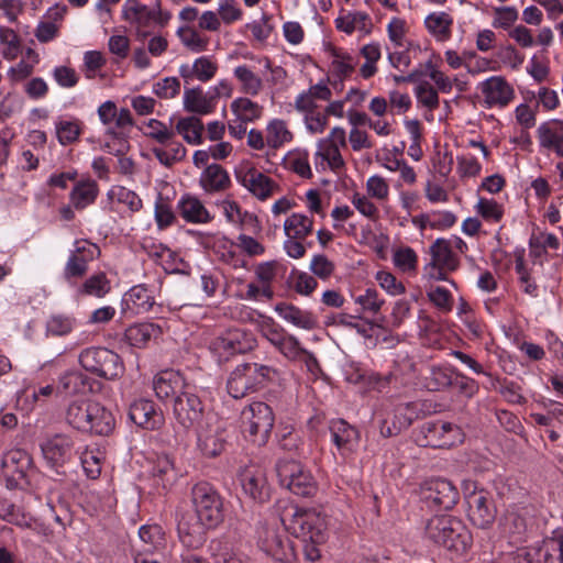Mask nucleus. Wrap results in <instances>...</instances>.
Listing matches in <instances>:
<instances>
[{
  "mask_svg": "<svg viewBox=\"0 0 563 563\" xmlns=\"http://www.w3.org/2000/svg\"><path fill=\"white\" fill-rule=\"evenodd\" d=\"M195 514H185L177 523L180 542L188 549H198L206 542L207 530L218 527L224 519L223 500L208 482L191 488Z\"/></svg>",
  "mask_w": 563,
  "mask_h": 563,
  "instance_id": "f257e3e1",
  "label": "nucleus"
},
{
  "mask_svg": "<svg viewBox=\"0 0 563 563\" xmlns=\"http://www.w3.org/2000/svg\"><path fill=\"white\" fill-rule=\"evenodd\" d=\"M66 421L81 432L108 435L114 428L112 413L102 405L89 399H76L69 402Z\"/></svg>",
  "mask_w": 563,
  "mask_h": 563,
  "instance_id": "f03ea898",
  "label": "nucleus"
},
{
  "mask_svg": "<svg viewBox=\"0 0 563 563\" xmlns=\"http://www.w3.org/2000/svg\"><path fill=\"white\" fill-rule=\"evenodd\" d=\"M283 526L302 541L324 543L328 539L327 516L310 508L289 507L280 517Z\"/></svg>",
  "mask_w": 563,
  "mask_h": 563,
  "instance_id": "7ed1b4c3",
  "label": "nucleus"
},
{
  "mask_svg": "<svg viewBox=\"0 0 563 563\" xmlns=\"http://www.w3.org/2000/svg\"><path fill=\"white\" fill-rule=\"evenodd\" d=\"M426 538L450 551L464 553L472 544V536L464 523L452 516H434L427 521Z\"/></svg>",
  "mask_w": 563,
  "mask_h": 563,
  "instance_id": "20e7f679",
  "label": "nucleus"
},
{
  "mask_svg": "<svg viewBox=\"0 0 563 563\" xmlns=\"http://www.w3.org/2000/svg\"><path fill=\"white\" fill-rule=\"evenodd\" d=\"M276 473L282 486L301 497H311L317 493V483L300 462L280 459L276 464Z\"/></svg>",
  "mask_w": 563,
  "mask_h": 563,
  "instance_id": "39448f33",
  "label": "nucleus"
},
{
  "mask_svg": "<svg viewBox=\"0 0 563 563\" xmlns=\"http://www.w3.org/2000/svg\"><path fill=\"white\" fill-rule=\"evenodd\" d=\"M243 430L250 441L264 445L272 433L275 416L273 409L263 401H254L242 412Z\"/></svg>",
  "mask_w": 563,
  "mask_h": 563,
  "instance_id": "423d86ee",
  "label": "nucleus"
},
{
  "mask_svg": "<svg viewBox=\"0 0 563 563\" xmlns=\"http://www.w3.org/2000/svg\"><path fill=\"white\" fill-rule=\"evenodd\" d=\"M79 363L86 369L106 379L120 377L124 372L119 354L106 347H89L79 355Z\"/></svg>",
  "mask_w": 563,
  "mask_h": 563,
  "instance_id": "0eeeda50",
  "label": "nucleus"
},
{
  "mask_svg": "<svg viewBox=\"0 0 563 563\" xmlns=\"http://www.w3.org/2000/svg\"><path fill=\"white\" fill-rule=\"evenodd\" d=\"M167 547L164 530L158 525H145L139 529V538L132 544L134 563H159L155 554Z\"/></svg>",
  "mask_w": 563,
  "mask_h": 563,
  "instance_id": "6e6552de",
  "label": "nucleus"
},
{
  "mask_svg": "<svg viewBox=\"0 0 563 563\" xmlns=\"http://www.w3.org/2000/svg\"><path fill=\"white\" fill-rule=\"evenodd\" d=\"M173 413L176 422L184 429L198 428L206 420L209 412L205 408L200 398L189 391L183 390L174 398Z\"/></svg>",
  "mask_w": 563,
  "mask_h": 563,
  "instance_id": "1a4fd4ad",
  "label": "nucleus"
},
{
  "mask_svg": "<svg viewBox=\"0 0 563 563\" xmlns=\"http://www.w3.org/2000/svg\"><path fill=\"white\" fill-rule=\"evenodd\" d=\"M198 448L207 457H216L225 446L224 428L213 413H208L202 424L196 428Z\"/></svg>",
  "mask_w": 563,
  "mask_h": 563,
  "instance_id": "9d476101",
  "label": "nucleus"
},
{
  "mask_svg": "<svg viewBox=\"0 0 563 563\" xmlns=\"http://www.w3.org/2000/svg\"><path fill=\"white\" fill-rule=\"evenodd\" d=\"M236 180L261 201L280 190L279 185L254 166L241 167L235 172Z\"/></svg>",
  "mask_w": 563,
  "mask_h": 563,
  "instance_id": "9b49d317",
  "label": "nucleus"
},
{
  "mask_svg": "<svg viewBox=\"0 0 563 563\" xmlns=\"http://www.w3.org/2000/svg\"><path fill=\"white\" fill-rule=\"evenodd\" d=\"M467 515L472 523L481 529L489 528L496 518V507L492 495L484 490H473L465 496Z\"/></svg>",
  "mask_w": 563,
  "mask_h": 563,
  "instance_id": "f8f14e48",
  "label": "nucleus"
},
{
  "mask_svg": "<svg viewBox=\"0 0 563 563\" xmlns=\"http://www.w3.org/2000/svg\"><path fill=\"white\" fill-rule=\"evenodd\" d=\"M421 496L429 507L444 510L453 508L459 500L456 487L444 478L427 481L421 487Z\"/></svg>",
  "mask_w": 563,
  "mask_h": 563,
  "instance_id": "ddd939ff",
  "label": "nucleus"
},
{
  "mask_svg": "<svg viewBox=\"0 0 563 563\" xmlns=\"http://www.w3.org/2000/svg\"><path fill=\"white\" fill-rule=\"evenodd\" d=\"M254 345V339L251 334L241 329H228L218 335L211 343V350L219 358L229 357L250 351Z\"/></svg>",
  "mask_w": 563,
  "mask_h": 563,
  "instance_id": "4468645a",
  "label": "nucleus"
},
{
  "mask_svg": "<svg viewBox=\"0 0 563 563\" xmlns=\"http://www.w3.org/2000/svg\"><path fill=\"white\" fill-rule=\"evenodd\" d=\"M100 249L98 245L80 240L75 242V249L64 268V275L67 279L81 278L88 271V263L99 257Z\"/></svg>",
  "mask_w": 563,
  "mask_h": 563,
  "instance_id": "2eb2a0df",
  "label": "nucleus"
},
{
  "mask_svg": "<svg viewBox=\"0 0 563 563\" xmlns=\"http://www.w3.org/2000/svg\"><path fill=\"white\" fill-rule=\"evenodd\" d=\"M258 547L267 555L277 561L288 558L290 551L289 542L285 530L277 525H264L258 530Z\"/></svg>",
  "mask_w": 563,
  "mask_h": 563,
  "instance_id": "dca6fc26",
  "label": "nucleus"
},
{
  "mask_svg": "<svg viewBox=\"0 0 563 563\" xmlns=\"http://www.w3.org/2000/svg\"><path fill=\"white\" fill-rule=\"evenodd\" d=\"M345 146V131L340 126H335L327 137L319 140L316 156L327 162L332 170H339L344 166V159L340 153V148Z\"/></svg>",
  "mask_w": 563,
  "mask_h": 563,
  "instance_id": "f3484780",
  "label": "nucleus"
},
{
  "mask_svg": "<svg viewBox=\"0 0 563 563\" xmlns=\"http://www.w3.org/2000/svg\"><path fill=\"white\" fill-rule=\"evenodd\" d=\"M486 108H505L515 99V89L501 76H492L479 84Z\"/></svg>",
  "mask_w": 563,
  "mask_h": 563,
  "instance_id": "a211bd4d",
  "label": "nucleus"
},
{
  "mask_svg": "<svg viewBox=\"0 0 563 563\" xmlns=\"http://www.w3.org/2000/svg\"><path fill=\"white\" fill-rule=\"evenodd\" d=\"M420 432L424 437V446H452L460 440L461 430L450 422L428 421L422 424Z\"/></svg>",
  "mask_w": 563,
  "mask_h": 563,
  "instance_id": "6ab92c4d",
  "label": "nucleus"
},
{
  "mask_svg": "<svg viewBox=\"0 0 563 563\" xmlns=\"http://www.w3.org/2000/svg\"><path fill=\"white\" fill-rule=\"evenodd\" d=\"M130 419L145 430H156L164 423V417L155 404L148 399H137L130 405Z\"/></svg>",
  "mask_w": 563,
  "mask_h": 563,
  "instance_id": "aec40b11",
  "label": "nucleus"
},
{
  "mask_svg": "<svg viewBox=\"0 0 563 563\" xmlns=\"http://www.w3.org/2000/svg\"><path fill=\"white\" fill-rule=\"evenodd\" d=\"M243 490L254 500L264 503L269 498V486L265 472L255 465L245 467L240 474Z\"/></svg>",
  "mask_w": 563,
  "mask_h": 563,
  "instance_id": "412c9836",
  "label": "nucleus"
},
{
  "mask_svg": "<svg viewBox=\"0 0 563 563\" xmlns=\"http://www.w3.org/2000/svg\"><path fill=\"white\" fill-rule=\"evenodd\" d=\"M44 459L53 466L64 465L70 460L74 441L65 434H55L41 444Z\"/></svg>",
  "mask_w": 563,
  "mask_h": 563,
  "instance_id": "4be33fe9",
  "label": "nucleus"
},
{
  "mask_svg": "<svg viewBox=\"0 0 563 563\" xmlns=\"http://www.w3.org/2000/svg\"><path fill=\"white\" fill-rule=\"evenodd\" d=\"M329 430L336 449L342 455L353 453L358 446L360 432L343 419H335L330 422Z\"/></svg>",
  "mask_w": 563,
  "mask_h": 563,
  "instance_id": "5701e85b",
  "label": "nucleus"
},
{
  "mask_svg": "<svg viewBox=\"0 0 563 563\" xmlns=\"http://www.w3.org/2000/svg\"><path fill=\"white\" fill-rule=\"evenodd\" d=\"M250 372L251 368L249 363H244L238 365L230 373L227 382V389L231 397L241 399L257 389Z\"/></svg>",
  "mask_w": 563,
  "mask_h": 563,
  "instance_id": "b1692460",
  "label": "nucleus"
},
{
  "mask_svg": "<svg viewBox=\"0 0 563 563\" xmlns=\"http://www.w3.org/2000/svg\"><path fill=\"white\" fill-rule=\"evenodd\" d=\"M162 334L158 324L152 322H141L130 325L123 335V341L132 347L144 349L152 340H156Z\"/></svg>",
  "mask_w": 563,
  "mask_h": 563,
  "instance_id": "393cba45",
  "label": "nucleus"
},
{
  "mask_svg": "<svg viewBox=\"0 0 563 563\" xmlns=\"http://www.w3.org/2000/svg\"><path fill=\"white\" fill-rule=\"evenodd\" d=\"M275 311L283 320L297 328L311 330L317 327V319L312 312L300 309L291 303L280 302L276 305Z\"/></svg>",
  "mask_w": 563,
  "mask_h": 563,
  "instance_id": "a878e982",
  "label": "nucleus"
},
{
  "mask_svg": "<svg viewBox=\"0 0 563 563\" xmlns=\"http://www.w3.org/2000/svg\"><path fill=\"white\" fill-rule=\"evenodd\" d=\"M199 183L206 192L214 194L225 191L231 185V179L221 165L211 164L202 172Z\"/></svg>",
  "mask_w": 563,
  "mask_h": 563,
  "instance_id": "bb28decb",
  "label": "nucleus"
},
{
  "mask_svg": "<svg viewBox=\"0 0 563 563\" xmlns=\"http://www.w3.org/2000/svg\"><path fill=\"white\" fill-rule=\"evenodd\" d=\"M186 384L183 376L175 372H164L153 380V389L159 399H166L177 396L179 391L185 390Z\"/></svg>",
  "mask_w": 563,
  "mask_h": 563,
  "instance_id": "cd10ccee",
  "label": "nucleus"
},
{
  "mask_svg": "<svg viewBox=\"0 0 563 563\" xmlns=\"http://www.w3.org/2000/svg\"><path fill=\"white\" fill-rule=\"evenodd\" d=\"M453 23L452 15L444 11L432 12L424 19L426 29L439 42L451 38Z\"/></svg>",
  "mask_w": 563,
  "mask_h": 563,
  "instance_id": "c85d7f7f",
  "label": "nucleus"
},
{
  "mask_svg": "<svg viewBox=\"0 0 563 563\" xmlns=\"http://www.w3.org/2000/svg\"><path fill=\"white\" fill-rule=\"evenodd\" d=\"M155 158L165 167H172L174 164L181 162L187 154L186 147L174 137L162 143L161 146L152 147Z\"/></svg>",
  "mask_w": 563,
  "mask_h": 563,
  "instance_id": "c756f323",
  "label": "nucleus"
},
{
  "mask_svg": "<svg viewBox=\"0 0 563 563\" xmlns=\"http://www.w3.org/2000/svg\"><path fill=\"white\" fill-rule=\"evenodd\" d=\"M184 107L189 112L208 114L216 108L214 97L205 95L200 88L187 89L184 93Z\"/></svg>",
  "mask_w": 563,
  "mask_h": 563,
  "instance_id": "7c9ffc66",
  "label": "nucleus"
},
{
  "mask_svg": "<svg viewBox=\"0 0 563 563\" xmlns=\"http://www.w3.org/2000/svg\"><path fill=\"white\" fill-rule=\"evenodd\" d=\"M126 307L134 313H144L155 303L154 296L144 285L133 286L125 295Z\"/></svg>",
  "mask_w": 563,
  "mask_h": 563,
  "instance_id": "2f4dec72",
  "label": "nucleus"
},
{
  "mask_svg": "<svg viewBox=\"0 0 563 563\" xmlns=\"http://www.w3.org/2000/svg\"><path fill=\"white\" fill-rule=\"evenodd\" d=\"M430 254L433 263L445 267L448 272H453L459 267V260L452 251L450 241L437 239L430 246Z\"/></svg>",
  "mask_w": 563,
  "mask_h": 563,
  "instance_id": "473e14b6",
  "label": "nucleus"
},
{
  "mask_svg": "<svg viewBox=\"0 0 563 563\" xmlns=\"http://www.w3.org/2000/svg\"><path fill=\"white\" fill-rule=\"evenodd\" d=\"M371 25L369 15L362 11L346 12L335 19L336 29L346 34H352L354 31L367 33Z\"/></svg>",
  "mask_w": 563,
  "mask_h": 563,
  "instance_id": "72a5a7b5",
  "label": "nucleus"
},
{
  "mask_svg": "<svg viewBox=\"0 0 563 563\" xmlns=\"http://www.w3.org/2000/svg\"><path fill=\"white\" fill-rule=\"evenodd\" d=\"M205 130L202 121L197 117L180 118L175 125V134L178 133L191 145L202 143V132Z\"/></svg>",
  "mask_w": 563,
  "mask_h": 563,
  "instance_id": "f704fd0d",
  "label": "nucleus"
},
{
  "mask_svg": "<svg viewBox=\"0 0 563 563\" xmlns=\"http://www.w3.org/2000/svg\"><path fill=\"white\" fill-rule=\"evenodd\" d=\"M180 216L192 223H207L210 214L202 202L196 197H185L178 205Z\"/></svg>",
  "mask_w": 563,
  "mask_h": 563,
  "instance_id": "c9c22d12",
  "label": "nucleus"
},
{
  "mask_svg": "<svg viewBox=\"0 0 563 563\" xmlns=\"http://www.w3.org/2000/svg\"><path fill=\"white\" fill-rule=\"evenodd\" d=\"M313 220L301 213H292L284 222V232L287 238L305 240L311 234Z\"/></svg>",
  "mask_w": 563,
  "mask_h": 563,
  "instance_id": "e433bc0d",
  "label": "nucleus"
},
{
  "mask_svg": "<svg viewBox=\"0 0 563 563\" xmlns=\"http://www.w3.org/2000/svg\"><path fill=\"white\" fill-rule=\"evenodd\" d=\"M241 85V91L245 95L257 96L263 87V79L256 75L247 65H239L233 71Z\"/></svg>",
  "mask_w": 563,
  "mask_h": 563,
  "instance_id": "4c0bfd02",
  "label": "nucleus"
},
{
  "mask_svg": "<svg viewBox=\"0 0 563 563\" xmlns=\"http://www.w3.org/2000/svg\"><path fill=\"white\" fill-rule=\"evenodd\" d=\"M98 196V186L93 180L79 181L70 192V201L76 209H84Z\"/></svg>",
  "mask_w": 563,
  "mask_h": 563,
  "instance_id": "58836bf2",
  "label": "nucleus"
},
{
  "mask_svg": "<svg viewBox=\"0 0 563 563\" xmlns=\"http://www.w3.org/2000/svg\"><path fill=\"white\" fill-rule=\"evenodd\" d=\"M231 110L242 123L253 122L263 114V107L246 97L233 100Z\"/></svg>",
  "mask_w": 563,
  "mask_h": 563,
  "instance_id": "ea45409f",
  "label": "nucleus"
},
{
  "mask_svg": "<svg viewBox=\"0 0 563 563\" xmlns=\"http://www.w3.org/2000/svg\"><path fill=\"white\" fill-rule=\"evenodd\" d=\"M153 476L157 478L163 488L170 487L177 479L178 473L173 460L168 455H159L153 467Z\"/></svg>",
  "mask_w": 563,
  "mask_h": 563,
  "instance_id": "a19ab883",
  "label": "nucleus"
},
{
  "mask_svg": "<svg viewBox=\"0 0 563 563\" xmlns=\"http://www.w3.org/2000/svg\"><path fill=\"white\" fill-rule=\"evenodd\" d=\"M278 351L289 361H297L303 356L305 362L309 367L311 365H317V358L313 356V354L302 347L299 340L291 334L286 338Z\"/></svg>",
  "mask_w": 563,
  "mask_h": 563,
  "instance_id": "79ce46f5",
  "label": "nucleus"
},
{
  "mask_svg": "<svg viewBox=\"0 0 563 563\" xmlns=\"http://www.w3.org/2000/svg\"><path fill=\"white\" fill-rule=\"evenodd\" d=\"M499 529L503 534L519 541L526 532L527 525L518 512L507 511L499 520Z\"/></svg>",
  "mask_w": 563,
  "mask_h": 563,
  "instance_id": "37998d69",
  "label": "nucleus"
},
{
  "mask_svg": "<svg viewBox=\"0 0 563 563\" xmlns=\"http://www.w3.org/2000/svg\"><path fill=\"white\" fill-rule=\"evenodd\" d=\"M537 134L542 148L552 151L558 156L563 157V134H559L548 123L541 124L537 130Z\"/></svg>",
  "mask_w": 563,
  "mask_h": 563,
  "instance_id": "c03bdc74",
  "label": "nucleus"
},
{
  "mask_svg": "<svg viewBox=\"0 0 563 563\" xmlns=\"http://www.w3.org/2000/svg\"><path fill=\"white\" fill-rule=\"evenodd\" d=\"M177 36L181 44L190 52L200 53L207 49L209 38L202 36L195 27L185 25L177 30Z\"/></svg>",
  "mask_w": 563,
  "mask_h": 563,
  "instance_id": "a18cd8bd",
  "label": "nucleus"
},
{
  "mask_svg": "<svg viewBox=\"0 0 563 563\" xmlns=\"http://www.w3.org/2000/svg\"><path fill=\"white\" fill-rule=\"evenodd\" d=\"M292 140V133L287 129L286 122L275 119L267 124L266 143L272 148H278Z\"/></svg>",
  "mask_w": 563,
  "mask_h": 563,
  "instance_id": "49530a36",
  "label": "nucleus"
},
{
  "mask_svg": "<svg viewBox=\"0 0 563 563\" xmlns=\"http://www.w3.org/2000/svg\"><path fill=\"white\" fill-rule=\"evenodd\" d=\"M331 70L333 76L338 77L340 81L349 77L355 69L356 60L347 53L341 49H332Z\"/></svg>",
  "mask_w": 563,
  "mask_h": 563,
  "instance_id": "de8ad7c7",
  "label": "nucleus"
},
{
  "mask_svg": "<svg viewBox=\"0 0 563 563\" xmlns=\"http://www.w3.org/2000/svg\"><path fill=\"white\" fill-rule=\"evenodd\" d=\"M144 135L161 145L174 137L175 131L157 119H150L145 123Z\"/></svg>",
  "mask_w": 563,
  "mask_h": 563,
  "instance_id": "09e8293b",
  "label": "nucleus"
},
{
  "mask_svg": "<svg viewBox=\"0 0 563 563\" xmlns=\"http://www.w3.org/2000/svg\"><path fill=\"white\" fill-rule=\"evenodd\" d=\"M75 327V319L64 314H53L46 321V333L53 336H65Z\"/></svg>",
  "mask_w": 563,
  "mask_h": 563,
  "instance_id": "8fccbe9b",
  "label": "nucleus"
},
{
  "mask_svg": "<svg viewBox=\"0 0 563 563\" xmlns=\"http://www.w3.org/2000/svg\"><path fill=\"white\" fill-rule=\"evenodd\" d=\"M355 303L361 306L364 313L376 314L379 312L385 300L379 297L378 291L374 288H367L364 292L355 297Z\"/></svg>",
  "mask_w": 563,
  "mask_h": 563,
  "instance_id": "3c124183",
  "label": "nucleus"
},
{
  "mask_svg": "<svg viewBox=\"0 0 563 563\" xmlns=\"http://www.w3.org/2000/svg\"><path fill=\"white\" fill-rule=\"evenodd\" d=\"M81 133L79 121L60 120L56 123V135L62 145L76 142Z\"/></svg>",
  "mask_w": 563,
  "mask_h": 563,
  "instance_id": "603ef678",
  "label": "nucleus"
},
{
  "mask_svg": "<svg viewBox=\"0 0 563 563\" xmlns=\"http://www.w3.org/2000/svg\"><path fill=\"white\" fill-rule=\"evenodd\" d=\"M516 273L518 275V280L522 291L530 297L538 296V285L536 280L531 277L529 269L525 265V260L521 255L516 257L515 265Z\"/></svg>",
  "mask_w": 563,
  "mask_h": 563,
  "instance_id": "864d4df0",
  "label": "nucleus"
},
{
  "mask_svg": "<svg viewBox=\"0 0 563 563\" xmlns=\"http://www.w3.org/2000/svg\"><path fill=\"white\" fill-rule=\"evenodd\" d=\"M110 282L104 273L90 276L82 285V292L95 297H103L110 291Z\"/></svg>",
  "mask_w": 563,
  "mask_h": 563,
  "instance_id": "5fc2aeb1",
  "label": "nucleus"
},
{
  "mask_svg": "<svg viewBox=\"0 0 563 563\" xmlns=\"http://www.w3.org/2000/svg\"><path fill=\"white\" fill-rule=\"evenodd\" d=\"M475 208L477 213L489 222H499L504 216L503 206L494 199L479 198Z\"/></svg>",
  "mask_w": 563,
  "mask_h": 563,
  "instance_id": "6e6d98bb",
  "label": "nucleus"
},
{
  "mask_svg": "<svg viewBox=\"0 0 563 563\" xmlns=\"http://www.w3.org/2000/svg\"><path fill=\"white\" fill-rule=\"evenodd\" d=\"M292 288L302 296L311 295L318 286L314 276L306 272H292Z\"/></svg>",
  "mask_w": 563,
  "mask_h": 563,
  "instance_id": "4d7b16f0",
  "label": "nucleus"
},
{
  "mask_svg": "<svg viewBox=\"0 0 563 563\" xmlns=\"http://www.w3.org/2000/svg\"><path fill=\"white\" fill-rule=\"evenodd\" d=\"M218 70V65L207 56L197 58L192 64L195 78L206 82L212 79Z\"/></svg>",
  "mask_w": 563,
  "mask_h": 563,
  "instance_id": "13d9d810",
  "label": "nucleus"
},
{
  "mask_svg": "<svg viewBox=\"0 0 563 563\" xmlns=\"http://www.w3.org/2000/svg\"><path fill=\"white\" fill-rule=\"evenodd\" d=\"M416 96L418 101L429 110H434L439 107L438 91L428 81H423L417 86Z\"/></svg>",
  "mask_w": 563,
  "mask_h": 563,
  "instance_id": "bf43d9fd",
  "label": "nucleus"
},
{
  "mask_svg": "<svg viewBox=\"0 0 563 563\" xmlns=\"http://www.w3.org/2000/svg\"><path fill=\"white\" fill-rule=\"evenodd\" d=\"M80 461L86 475L90 478H97L101 473L100 452L85 450L80 454Z\"/></svg>",
  "mask_w": 563,
  "mask_h": 563,
  "instance_id": "052dcab7",
  "label": "nucleus"
},
{
  "mask_svg": "<svg viewBox=\"0 0 563 563\" xmlns=\"http://www.w3.org/2000/svg\"><path fill=\"white\" fill-rule=\"evenodd\" d=\"M256 388L265 382H273L279 377V371L264 364L249 363Z\"/></svg>",
  "mask_w": 563,
  "mask_h": 563,
  "instance_id": "680f3d73",
  "label": "nucleus"
},
{
  "mask_svg": "<svg viewBox=\"0 0 563 563\" xmlns=\"http://www.w3.org/2000/svg\"><path fill=\"white\" fill-rule=\"evenodd\" d=\"M309 268L314 276L325 280L334 273L335 265L325 255L318 254L312 257Z\"/></svg>",
  "mask_w": 563,
  "mask_h": 563,
  "instance_id": "e2e57ef3",
  "label": "nucleus"
},
{
  "mask_svg": "<svg viewBox=\"0 0 563 563\" xmlns=\"http://www.w3.org/2000/svg\"><path fill=\"white\" fill-rule=\"evenodd\" d=\"M155 95L163 99H172L179 93L180 82L176 77H166L154 85Z\"/></svg>",
  "mask_w": 563,
  "mask_h": 563,
  "instance_id": "0e129e2a",
  "label": "nucleus"
},
{
  "mask_svg": "<svg viewBox=\"0 0 563 563\" xmlns=\"http://www.w3.org/2000/svg\"><path fill=\"white\" fill-rule=\"evenodd\" d=\"M30 464V456L25 452L20 450L9 452L8 454H5L3 459V466L9 470L11 466L15 465L16 472L20 474L21 477L24 475Z\"/></svg>",
  "mask_w": 563,
  "mask_h": 563,
  "instance_id": "69168bd1",
  "label": "nucleus"
},
{
  "mask_svg": "<svg viewBox=\"0 0 563 563\" xmlns=\"http://www.w3.org/2000/svg\"><path fill=\"white\" fill-rule=\"evenodd\" d=\"M366 190L369 197L385 200L389 195V185L383 177L374 175L367 179Z\"/></svg>",
  "mask_w": 563,
  "mask_h": 563,
  "instance_id": "338daca9",
  "label": "nucleus"
},
{
  "mask_svg": "<svg viewBox=\"0 0 563 563\" xmlns=\"http://www.w3.org/2000/svg\"><path fill=\"white\" fill-rule=\"evenodd\" d=\"M429 300L439 309L443 311H451L452 309V295L444 287L437 286L428 291Z\"/></svg>",
  "mask_w": 563,
  "mask_h": 563,
  "instance_id": "774afa93",
  "label": "nucleus"
}]
</instances>
